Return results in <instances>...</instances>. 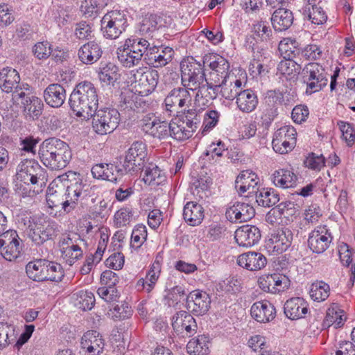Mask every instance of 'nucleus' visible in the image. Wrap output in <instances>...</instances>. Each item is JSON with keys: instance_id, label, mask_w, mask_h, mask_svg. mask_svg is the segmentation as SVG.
I'll return each instance as SVG.
<instances>
[{"instance_id": "nucleus-1", "label": "nucleus", "mask_w": 355, "mask_h": 355, "mask_svg": "<svg viewBox=\"0 0 355 355\" xmlns=\"http://www.w3.org/2000/svg\"><path fill=\"white\" fill-rule=\"evenodd\" d=\"M58 180L67 187L65 199L61 198V195L56 191L53 192L49 188L46 202L52 209L61 206L65 212L69 213L76 207L80 198L87 196L89 186L83 183L80 173L71 171L59 175Z\"/></svg>"}, {"instance_id": "nucleus-53", "label": "nucleus", "mask_w": 355, "mask_h": 355, "mask_svg": "<svg viewBox=\"0 0 355 355\" xmlns=\"http://www.w3.org/2000/svg\"><path fill=\"white\" fill-rule=\"evenodd\" d=\"M147 238V230L146 227L144 225H137L132 230L131 235L132 247L139 248L141 246L143 243L146 240Z\"/></svg>"}, {"instance_id": "nucleus-29", "label": "nucleus", "mask_w": 355, "mask_h": 355, "mask_svg": "<svg viewBox=\"0 0 355 355\" xmlns=\"http://www.w3.org/2000/svg\"><path fill=\"white\" fill-rule=\"evenodd\" d=\"M258 182L259 178L255 173L250 170L243 171L236 179L235 188L241 195L247 191L251 193Z\"/></svg>"}, {"instance_id": "nucleus-31", "label": "nucleus", "mask_w": 355, "mask_h": 355, "mask_svg": "<svg viewBox=\"0 0 355 355\" xmlns=\"http://www.w3.org/2000/svg\"><path fill=\"white\" fill-rule=\"evenodd\" d=\"M183 216L189 225H198L204 218V209L196 202H188L184 207Z\"/></svg>"}, {"instance_id": "nucleus-50", "label": "nucleus", "mask_w": 355, "mask_h": 355, "mask_svg": "<svg viewBox=\"0 0 355 355\" xmlns=\"http://www.w3.org/2000/svg\"><path fill=\"white\" fill-rule=\"evenodd\" d=\"M272 210V215H275L277 212L280 217L283 216L286 218L296 215L298 211L296 205L291 201L282 202Z\"/></svg>"}, {"instance_id": "nucleus-56", "label": "nucleus", "mask_w": 355, "mask_h": 355, "mask_svg": "<svg viewBox=\"0 0 355 355\" xmlns=\"http://www.w3.org/2000/svg\"><path fill=\"white\" fill-rule=\"evenodd\" d=\"M34 56L39 60H46L52 53L51 45L47 42L36 43L32 49Z\"/></svg>"}, {"instance_id": "nucleus-58", "label": "nucleus", "mask_w": 355, "mask_h": 355, "mask_svg": "<svg viewBox=\"0 0 355 355\" xmlns=\"http://www.w3.org/2000/svg\"><path fill=\"white\" fill-rule=\"evenodd\" d=\"M325 163V159L322 155H316L315 153H311L304 160V165L306 167L320 171Z\"/></svg>"}, {"instance_id": "nucleus-46", "label": "nucleus", "mask_w": 355, "mask_h": 355, "mask_svg": "<svg viewBox=\"0 0 355 355\" xmlns=\"http://www.w3.org/2000/svg\"><path fill=\"white\" fill-rule=\"evenodd\" d=\"M329 286L320 282L311 285L310 296L312 300L317 302L324 301L329 295Z\"/></svg>"}, {"instance_id": "nucleus-51", "label": "nucleus", "mask_w": 355, "mask_h": 355, "mask_svg": "<svg viewBox=\"0 0 355 355\" xmlns=\"http://www.w3.org/2000/svg\"><path fill=\"white\" fill-rule=\"evenodd\" d=\"M226 150L225 144L222 141H218L216 144L212 143L209 146V150H207L203 155L210 163L214 164L218 161V158L220 157L223 155V153Z\"/></svg>"}, {"instance_id": "nucleus-62", "label": "nucleus", "mask_w": 355, "mask_h": 355, "mask_svg": "<svg viewBox=\"0 0 355 355\" xmlns=\"http://www.w3.org/2000/svg\"><path fill=\"white\" fill-rule=\"evenodd\" d=\"M95 302L94 295L92 292H82L78 300L79 308L86 311L91 310Z\"/></svg>"}, {"instance_id": "nucleus-45", "label": "nucleus", "mask_w": 355, "mask_h": 355, "mask_svg": "<svg viewBox=\"0 0 355 355\" xmlns=\"http://www.w3.org/2000/svg\"><path fill=\"white\" fill-rule=\"evenodd\" d=\"M342 313V311H337L334 309H329L322 322V327L324 329H327L331 326H334L335 329L341 327L345 320Z\"/></svg>"}, {"instance_id": "nucleus-25", "label": "nucleus", "mask_w": 355, "mask_h": 355, "mask_svg": "<svg viewBox=\"0 0 355 355\" xmlns=\"http://www.w3.org/2000/svg\"><path fill=\"white\" fill-rule=\"evenodd\" d=\"M237 263L239 266L250 271H256L265 267L267 263V259L260 252H248L238 257Z\"/></svg>"}, {"instance_id": "nucleus-40", "label": "nucleus", "mask_w": 355, "mask_h": 355, "mask_svg": "<svg viewBox=\"0 0 355 355\" xmlns=\"http://www.w3.org/2000/svg\"><path fill=\"white\" fill-rule=\"evenodd\" d=\"M208 345V338L205 335H200L188 343L187 349L191 355H205L209 352Z\"/></svg>"}, {"instance_id": "nucleus-63", "label": "nucleus", "mask_w": 355, "mask_h": 355, "mask_svg": "<svg viewBox=\"0 0 355 355\" xmlns=\"http://www.w3.org/2000/svg\"><path fill=\"white\" fill-rule=\"evenodd\" d=\"M131 218V212L128 209H121L114 214V223L118 227H123L130 223Z\"/></svg>"}, {"instance_id": "nucleus-64", "label": "nucleus", "mask_w": 355, "mask_h": 355, "mask_svg": "<svg viewBox=\"0 0 355 355\" xmlns=\"http://www.w3.org/2000/svg\"><path fill=\"white\" fill-rule=\"evenodd\" d=\"M291 114L292 119L295 123H302L307 119L309 111L306 105H300L293 109Z\"/></svg>"}, {"instance_id": "nucleus-15", "label": "nucleus", "mask_w": 355, "mask_h": 355, "mask_svg": "<svg viewBox=\"0 0 355 355\" xmlns=\"http://www.w3.org/2000/svg\"><path fill=\"white\" fill-rule=\"evenodd\" d=\"M211 299L204 291L195 290L189 293L186 297V308L196 315H203L209 309Z\"/></svg>"}, {"instance_id": "nucleus-48", "label": "nucleus", "mask_w": 355, "mask_h": 355, "mask_svg": "<svg viewBox=\"0 0 355 355\" xmlns=\"http://www.w3.org/2000/svg\"><path fill=\"white\" fill-rule=\"evenodd\" d=\"M252 31L254 34L262 41L270 40L272 35V31L266 21H257L253 24Z\"/></svg>"}, {"instance_id": "nucleus-6", "label": "nucleus", "mask_w": 355, "mask_h": 355, "mask_svg": "<svg viewBox=\"0 0 355 355\" xmlns=\"http://www.w3.org/2000/svg\"><path fill=\"white\" fill-rule=\"evenodd\" d=\"M302 79L306 85V93L311 94L320 91L327 85V73L318 62H310L302 69Z\"/></svg>"}, {"instance_id": "nucleus-36", "label": "nucleus", "mask_w": 355, "mask_h": 355, "mask_svg": "<svg viewBox=\"0 0 355 355\" xmlns=\"http://www.w3.org/2000/svg\"><path fill=\"white\" fill-rule=\"evenodd\" d=\"M98 77L100 80L105 85H114V83L120 78L119 68L114 63H106L100 67Z\"/></svg>"}, {"instance_id": "nucleus-52", "label": "nucleus", "mask_w": 355, "mask_h": 355, "mask_svg": "<svg viewBox=\"0 0 355 355\" xmlns=\"http://www.w3.org/2000/svg\"><path fill=\"white\" fill-rule=\"evenodd\" d=\"M132 309L128 303H122L121 305H116L109 311V315L114 320H121L130 318L132 315Z\"/></svg>"}, {"instance_id": "nucleus-41", "label": "nucleus", "mask_w": 355, "mask_h": 355, "mask_svg": "<svg viewBox=\"0 0 355 355\" xmlns=\"http://www.w3.org/2000/svg\"><path fill=\"white\" fill-rule=\"evenodd\" d=\"M150 47L149 42L144 38H129L125 40L124 45L121 48L131 50V52L144 58L145 54Z\"/></svg>"}, {"instance_id": "nucleus-61", "label": "nucleus", "mask_w": 355, "mask_h": 355, "mask_svg": "<svg viewBox=\"0 0 355 355\" xmlns=\"http://www.w3.org/2000/svg\"><path fill=\"white\" fill-rule=\"evenodd\" d=\"M283 101V94L281 92H277L275 91H270L268 92V95L266 97V103L270 106L272 105V114L270 117H274L277 115V107L276 104H281Z\"/></svg>"}, {"instance_id": "nucleus-43", "label": "nucleus", "mask_w": 355, "mask_h": 355, "mask_svg": "<svg viewBox=\"0 0 355 355\" xmlns=\"http://www.w3.org/2000/svg\"><path fill=\"white\" fill-rule=\"evenodd\" d=\"M303 15L308 17L313 24L320 25L326 22L327 16L323 8L318 5L313 4L311 6L304 7Z\"/></svg>"}, {"instance_id": "nucleus-47", "label": "nucleus", "mask_w": 355, "mask_h": 355, "mask_svg": "<svg viewBox=\"0 0 355 355\" xmlns=\"http://www.w3.org/2000/svg\"><path fill=\"white\" fill-rule=\"evenodd\" d=\"M209 66L212 72L220 73L223 76L230 75V64L222 56L213 55L209 58Z\"/></svg>"}, {"instance_id": "nucleus-49", "label": "nucleus", "mask_w": 355, "mask_h": 355, "mask_svg": "<svg viewBox=\"0 0 355 355\" xmlns=\"http://www.w3.org/2000/svg\"><path fill=\"white\" fill-rule=\"evenodd\" d=\"M296 135L297 132L293 127L285 125L280 128L275 132L272 142H277L278 144L284 140H296Z\"/></svg>"}, {"instance_id": "nucleus-55", "label": "nucleus", "mask_w": 355, "mask_h": 355, "mask_svg": "<svg viewBox=\"0 0 355 355\" xmlns=\"http://www.w3.org/2000/svg\"><path fill=\"white\" fill-rule=\"evenodd\" d=\"M171 125L170 137L178 141H184L191 137V131L186 130V127L184 126V122L182 124L171 123Z\"/></svg>"}, {"instance_id": "nucleus-11", "label": "nucleus", "mask_w": 355, "mask_h": 355, "mask_svg": "<svg viewBox=\"0 0 355 355\" xmlns=\"http://www.w3.org/2000/svg\"><path fill=\"white\" fill-rule=\"evenodd\" d=\"M127 20L125 15L119 10H112L105 14L101 21V31L103 36L107 39L118 38L125 31Z\"/></svg>"}, {"instance_id": "nucleus-16", "label": "nucleus", "mask_w": 355, "mask_h": 355, "mask_svg": "<svg viewBox=\"0 0 355 355\" xmlns=\"http://www.w3.org/2000/svg\"><path fill=\"white\" fill-rule=\"evenodd\" d=\"M58 232V225L53 221L44 220L42 223H35L31 227L28 237L37 245H41L45 241L52 239Z\"/></svg>"}, {"instance_id": "nucleus-59", "label": "nucleus", "mask_w": 355, "mask_h": 355, "mask_svg": "<svg viewBox=\"0 0 355 355\" xmlns=\"http://www.w3.org/2000/svg\"><path fill=\"white\" fill-rule=\"evenodd\" d=\"M62 256L65 259L66 263L72 266L83 255V252L80 247L71 249L67 248H61Z\"/></svg>"}, {"instance_id": "nucleus-54", "label": "nucleus", "mask_w": 355, "mask_h": 355, "mask_svg": "<svg viewBox=\"0 0 355 355\" xmlns=\"http://www.w3.org/2000/svg\"><path fill=\"white\" fill-rule=\"evenodd\" d=\"M339 256L342 263L347 267L355 266V253L352 252L349 246L346 243H342L339 246Z\"/></svg>"}, {"instance_id": "nucleus-14", "label": "nucleus", "mask_w": 355, "mask_h": 355, "mask_svg": "<svg viewBox=\"0 0 355 355\" xmlns=\"http://www.w3.org/2000/svg\"><path fill=\"white\" fill-rule=\"evenodd\" d=\"M173 54L171 47L153 45L145 54L144 61L154 68L162 67L172 60Z\"/></svg>"}, {"instance_id": "nucleus-37", "label": "nucleus", "mask_w": 355, "mask_h": 355, "mask_svg": "<svg viewBox=\"0 0 355 355\" xmlns=\"http://www.w3.org/2000/svg\"><path fill=\"white\" fill-rule=\"evenodd\" d=\"M143 180L145 184L150 186H157L166 181L164 173L153 164L146 167Z\"/></svg>"}, {"instance_id": "nucleus-20", "label": "nucleus", "mask_w": 355, "mask_h": 355, "mask_svg": "<svg viewBox=\"0 0 355 355\" xmlns=\"http://www.w3.org/2000/svg\"><path fill=\"white\" fill-rule=\"evenodd\" d=\"M261 237L260 230L255 225H244L235 231L234 238L239 246L252 247L259 241Z\"/></svg>"}, {"instance_id": "nucleus-18", "label": "nucleus", "mask_w": 355, "mask_h": 355, "mask_svg": "<svg viewBox=\"0 0 355 355\" xmlns=\"http://www.w3.org/2000/svg\"><path fill=\"white\" fill-rule=\"evenodd\" d=\"M19 73L12 68L5 67L0 71V87L3 92L12 94L20 89L24 92L28 84L20 83Z\"/></svg>"}, {"instance_id": "nucleus-32", "label": "nucleus", "mask_w": 355, "mask_h": 355, "mask_svg": "<svg viewBox=\"0 0 355 355\" xmlns=\"http://www.w3.org/2000/svg\"><path fill=\"white\" fill-rule=\"evenodd\" d=\"M271 22L275 31H286L293 22V13L289 10L279 8L272 14Z\"/></svg>"}, {"instance_id": "nucleus-39", "label": "nucleus", "mask_w": 355, "mask_h": 355, "mask_svg": "<svg viewBox=\"0 0 355 355\" xmlns=\"http://www.w3.org/2000/svg\"><path fill=\"white\" fill-rule=\"evenodd\" d=\"M277 250L285 251L291 244L293 233L288 228L278 230L271 239Z\"/></svg>"}, {"instance_id": "nucleus-27", "label": "nucleus", "mask_w": 355, "mask_h": 355, "mask_svg": "<svg viewBox=\"0 0 355 355\" xmlns=\"http://www.w3.org/2000/svg\"><path fill=\"white\" fill-rule=\"evenodd\" d=\"M66 90L60 84H51L44 91V98L46 104L52 107H60L65 101Z\"/></svg>"}, {"instance_id": "nucleus-17", "label": "nucleus", "mask_w": 355, "mask_h": 355, "mask_svg": "<svg viewBox=\"0 0 355 355\" xmlns=\"http://www.w3.org/2000/svg\"><path fill=\"white\" fill-rule=\"evenodd\" d=\"M332 236L325 227H318L309 235L307 240L310 250L315 254H322L326 251L331 243Z\"/></svg>"}, {"instance_id": "nucleus-22", "label": "nucleus", "mask_w": 355, "mask_h": 355, "mask_svg": "<svg viewBox=\"0 0 355 355\" xmlns=\"http://www.w3.org/2000/svg\"><path fill=\"white\" fill-rule=\"evenodd\" d=\"M141 127L146 133L153 136L154 138L161 140L170 137V128L171 125V123L167 121H162L156 119L153 121L150 119L148 120L144 119Z\"/></svg>"}, {"instance_id": "nucleus-7", "label": "nucleus", "mask_w": 355, "mask_h": 355, "mask_svg": "<svg viewBox=\"0 0 355 355\" xmlns=\"http://www.w3.org/2000/svg\"><path fill=\"white\" fill-rule=\"evenodd\" d=\"M134 87L141 96H148L156 88L159 80V73L157 70L145 67H139L131 71Z\"/></svg>"}, {"instance_id": "nucleus-60", "label": "nucleus", "mask_w": 355, "mask_h": 355, "mask_svg": "<svg viewBox=\"0 0 355 355\" xmlns=\"http://www.w3.org/2000/svg\"><path fill=\"white\" fill-rule=\"evenodd\" d=\"M98 295L107 302H116L119 297L115 287H101L98 289Z\"/></svg>"}, {"instance_id": "nucleus-34", "label": "nucleus", "mask_w": 355, "mask_h": 355, "mask_svg": "<svg viewBox=\"0 0 355 355\" xmlns=\"http://www.w3.org/2000/svg\"><path fill=\"white\" fill-rule=\"evenodd\" d=\"M47 261L45 259H37L29 262L26 266L28 277L36 282L45 281L46 275H47L46 273Z\"/></svg>"}, {"instance_id": "nucleus-19", "label": "nucleus", "mask_w": 355, "mask_h": 355, "mask_svg": "<svg viewBox=\"0 0 355 355\" xmlns=\"http://www.w3.org/2000/svg\"><path fill=\"white\" fill-rule=\"evenodd\" d=\"M172 327L178 334H184L187 336H191L196 334L197 323L193 317L185 311H180L175 313L172 318Z\"/></svg>"}, {"instance_id": "nucleus-30", "label": "nucleus", "mask_w": 355, "mask_h": 355, "mask_svg": "<svg viewBox=\"0 0 355 355\" xmlns=\"http://www.w3.org/2000/svg\"><path fill=\"white\" fill-rule=\"evenodd\" d=\"M193 89L194 92H196L194 99H193V105L199 110L205 109L210 105L211 101L215 99L214 93H211L207 82L197 85L196 87H193Z\"/></svg>"}, {"instance_id": "nucleus-24", "label": "nucleus", "mask_w": 355, "mask_h": 355, "mask_svg": "<svg viewBox=\"0 0 355 355\" xmlns=\"http://www.w3.org/2000/svg\"><path fill=\"white\" fill-rule=\"evenodd\" d=\"M101 45L96 40L90 41L80 47L78 57L85 64H92L96 62L102 56Z\"/></svg>"}, {"instance_id": "nucleus-44", "label": "nucleus", "mask_w": 355, "mask_h": 355, "mask_svg": "<svg viewBox=\"0 0 355 355\" xmlns=\"http://www.w3.org/2000/svg\"><path fill=\"white\" fill-rule=\"evenodd\" d=\"M277 71L284 76L294 77L302 73L301 65L295 60H291L288 57V60H282L277 65Z\"/></svg>"}, {"instance_id": "nucleus-12", "label": "nucleus", "mask_w": 355, "mask_h": 355, "mask_svg": "<svg viewBox=\"0 0 355 355\" xmlns=\"http://www.w3.org/2000/svg\"><path fill=\"white\" fill-rule=\"evenodd\" d=\"M22 92L20 89L12 94L13 101L24 108V112L27 116L35 119L37 118L42 112L44 104L42 100L31 92L30 87H25Z\"/></svg>"}, {"instance_id": "nucleus-38", "label": "nucleus", "mask_w": 355, "mask_h": 355, "mask_svg": "<svg viewBox=\"0 0 355 355\" xmlns=\"http://www.w3.org/2000/svg\"><path fill=\"white\" fill-rule=\"evenodd\" d=\"M255 193L256 201L260 206L270 207L279 201V194L273 189L263 188Z\"/></svg>"}, {"instance_id": "nucleus-2", "label": "nucleus", "mask_w": 355, "mask_h": 355, "mask_svg": "<svg viewBox=\"0 0 355 355\" xmlns=\"http://www.w3.org/2000/svg\"><path fill=\"white\" fill-rule=\"evenodd\" d=\"M38 155L41 162L51 170L64 168L72 157L69 145L55 137L42 141L39 147Z\"/></svg>"}, {"instance_id": "nucleus-33", "label": "nucleus", "mask_w": 355, "mask_h": 355, "mask_svg": "<svg viewBox=\"0 0 355 355\" xmlns=\"http://www.w3.org/2000/svg\"><path fill=\"white\" fill-rule=\"evenodd\" d=\"M236 104L241 111L249 113L256 108L258 104L257 96L251 89L240 91L236 98Z\"/></svg>"}, {"instance_id": "nucleus-3", "label": "nucleus", "mask_w": 355, "mask_h": 355, "mask_svg": "<svg viewBox=\"0 0 355 355\" xmlns=\"http://www.w3.org/2000/svg\"><path fill=\"white\" fill-rule=\"evenodd\" d=\"M71 109L78 116L89 118L96 113L98 105L96 89L91 82L78 83L70 95Z\"/></svg>"}, {"instance_id": "nucleus-4", "label": "nucleus", "mask_w": 355, "mask_h": 355, "mask_svg": "<svg viewBox=\"0 0 355 355\" xmlns=\"http://www.w3.org/2000/svg\"><path fill=\"white\" fill-rule=\"evenodd\" d=\"M191 92L194 93V89H188L184 86L172 89L164 100L166 110L171 112H182L195 116L193 95Z\"/></svg>"}, {"instance_id": "nucleus-42", "label": "nucleus", "mask_w": 355, "mask_h": 355, "mask_svg": "<svg viewBox=\"0 0 355 355\" xmlns=\"http://www.w3.org/2000/svg\"><path fill=\"white\" fill-rule=\"evenodd\" d=\"M116 53L119 62L126 68L139 65L143 58L137 53L131 52V50H125L120 47L117 49Z\"/></svg>"}, {"instance_id": "nucleus-10", "label": "nucleus", "mask_w": 355, "mask_h": 355, "mask_svg": "<svg viewBox=\"0 0 355 355\" xmlns=\"http://www.w3.org/2000/svg\"><path fill=\"white\" fill-rule=\"evenodd\" d=\"M17 178L25 184L45 185L46 171L35 159H24L18 165Z\"/></svg>"}, {"instance_id": "nucleus-5", "label": "nucleus", "mask_w": 355, "mask_h": 355, "mask_svg": "<svg viewBox=\"0 0 355 355\" xmlns=\"http://www.w3.org/2000/svg\"><path fill=\"white\" fill-rule=\"evenodd\" d=\"M146 157V144L141 141L133 142L125 152L123 162L121 164V168L118 170V173L128 174L137 173L143 170Z\"/></svg>"}, {"instance_id": "nucleus-13", "label": "nucleus", "mask_w": 355, "mask_h": 355, "mask_svg": "<svg viewBox=\"0 0 355 355\" xmlns=\"http://www.w3.org/2000/svg\"><path fill=\"white\" fill-rule=\"evenodd\" d=\"M23 241L15 230H9L0 235V253L7 261H12L20 256Z\"/></svg>"}, {"instance_id": "nucleus-35", "label": "nucleus", "mask_w": 355, "mask_h": 355, "mask_svg": "<svg viewBox=\"0 0 355 355\" xmlns=\"http://www.w3.org/2000/svg\"><path fill=\"white\" fill-rule=\"evenodd\" d=\"M297 177L295 173L288 169L275 171L272 175V182L276 187L289 188L295 184Z\"/></svg>"}, {"instance_id": "nucleus-23", "label": "nucleus", "mask_w": 355, "mask_h": 355, "mask_svg": "<svg viewBox=\"0 0 355 355\" xmlns=\"http://www.w3.org/2000/svg\"><path fill=\"white\" fill-rule=\"evenodd\" d=\"M104 340L96 331H88L81 338L80 346L88 355H99L104 348Z\"/></svg>"}, {"instance_id": "nucleus-21", "label": "nucleus", "mask_w": 355, "mask_h": 355, "mask_svg": "<svg viewBox=\"0 0 355 355\" xmlns=\"http://www.w3.org/2000/svg\"><path fill=\"white\" fill-rule=\"evenodd\" d=\"M225 214L232 223H243L252 219L255 215V210L248 203L236 202L227 209Z\"/></svg>"}, {"instance_id": "nucleus-9", "label": "nucleus", "mask_w": 355, "mask_h": 355, "mask_svg": "<svg viewBox=\"0 0 355 355\" xmlns=\"http://www.w3.org/2000/svg\"><path fill=\"white\" fill-rule=\"evenodd\" d=\"M182 85L193 89L206 81L203 65L193 58L182 61L180 64Z\"/></svg>"}, {"instance_id": "nucleus-8", "label": "nucleus", "mask_w": 355, "mask_h": 355, "mask_svg": "<svg viewBox=\"0 0 355 355\" xmlns=\"http://www.w3.org/2000/svg\"><path fill=\"white\" fill-rule=\"evenodd\" d=\"M92 126L95 132L103 135L112 132L118 126L120 121V114L114 108H103L96 110L92 116Z\"/></svg>"}, {"instance_id": "nucleus-28", "label": "nucleus", "mask_w": 355, "mask_h": 355, "mask_svg": "<svg viewBox=\"0 0 355 355\" xmlns=\"http://www.w3.org/2000/svg\"><path fill=\"white\" fill-rule=\"evenodd\" d=\"M284 313L291 320L304 318L307 313L308 306L302 297H293L287 300L284 306Z\"/></svg>"}, {"instance_id": "nucleus-26", "label": "nucleus", "mask_w": 355, "mask_h": 355, "mask_svg": "<svg viewBox=\"0 0 355 355\" xmlns=\"http://www.w3.org/2000/svg\"><path fill=\"white\" fill-rule=\"evenodd\" d=\"M251 316L259 322H268L276 315L275 306L268 301H259L252 304L250 309Z\"/></svg>"}, {"instance_id": "nucleus-57", "label": "nucleus", "mask_w": 355, "mask_h": 355, "mask_svg": "<svg viewBox=\"0 0 355 355\" xmlns=\"http://www.w3.org/2000/svg\"><path fill=\"white\" fill-rule=\"evenodd\" d=\"M105 166L103 180L116 182L125 175L118 173V170L121 168V164L115 166L112 164H105Z\"/></svg>"}]
</instances>
